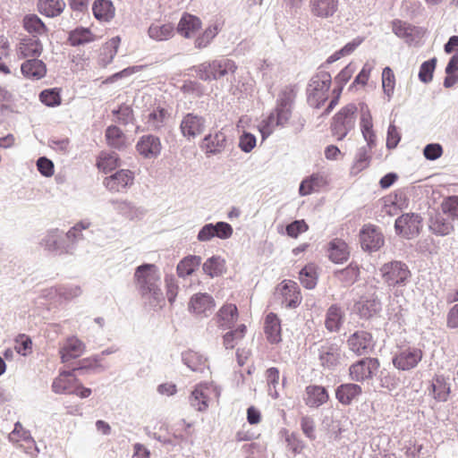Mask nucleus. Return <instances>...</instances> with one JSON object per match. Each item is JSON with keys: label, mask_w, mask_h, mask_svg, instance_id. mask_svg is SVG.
Masks as SVG:
<instances>
[{"label": "nucleus", "mask_w": 458, "mask_h": 458, "mask_svg": "<svg viewBox=\"0 0 458 458\" xmlns=\"http://www.w3.org/2000/svg\"><path fill=\"white\" fill-rule=\"evenodd\" d=\"M134 278L140 295L148 300L149 306L157 308L165 304V296L161 289V275L155 264L143 263L138 266L134 272Z\"/></svg>", "instance_id": "nucleus-1"}, {"label": "nucleus", "mask_w": 458, "mask_h": 458, "mask_svg": "<svg viewBox=\"0 0 458 458\" xmlns=\"http://www.w3.org/2000/svg\"><path fill=\"white\" fill-rule=\"evenodd\" d=\"M360 130L363 139L367 142L366 146L358 148L353 165L351 168V174H357L369 165L371 156L370 150L376 147V134L373 131L372 116L369 106L365 103H360Z\"/></svg>", "instance_id": "nucleus-2"}, {"label": "nucleus", "mask_w": 458, "mask_h": 458, "mask_svg": "<svg viewBox=\"0 0 458 458\" xmlns=\"http://www.w3.org/2000/svg\"><path fill=\"white\" fill-rule=\"evenodd\" d=\"M294 98V93L290 89H284L279 93L275 110L267 116L266 126L261 130L263 139L273 131L274 127H284L288 123Z\"/></svg>", "instance_id": "nucleus-3"}, {"label": "nucleus", "mask_w": 458, "mask_h": 458, "mask_svg": "<svg viewBox=\"0 0 458 458\" xmlns=\"http://www.w3.org/2000/svg\"><path fill=\"white\" fill-rule=\"evenodd\" d=\"M39 245L46 251L55 255L72 254L77 246L68 232L64 233L58 228L47 231Z\"/></svg>", "instance_id": "nucleus-4"}, {"label": "nucleus", "mask_w": 458, "mask_h": 458, "mask_svg": "<svg viewBox=\"0 0 458 458\" xmlns=\"http://www.w3.org/2000/svg\"><path fill=\"white\" fill-rule=\"evenodd\" d=\"M195 71L198 77L204 81H216L219 78L235 72L237 66L233 60L227 58L204 62L191 68Z\"/></svg>", "instance_id": "nucleus-5"}, {"label": "nucleus", "mask_w": 458, "mask_h": 458, "mask_svg": "<svg viewBox=\"0 0 458 458\" xmlns=\"http://www.w3.org/2000/svg\"><path fill=\"white\" fill-rule=\"evenodd\" d=\"M332 78L328 72H319L310 79L307 95L308 102L311 106L320 108L326 102Z\"/></svg>", "instance_id": "nucleus-6"}, {"label": "nucleus", "mask_w": 458, "mask_h": 458, "mask_svg": "<svg viewBox=\"0 0 458 458\" xmlns=\"http://www.w3.org/2000/svg\"><path fill=\"white\" fill-rule=\"evenodd\" d=\"M380 273L384 283L394 288L405 286L411 277L409 267L400 260L385 263L380 267Z\"/></svg>", "instance_id": "nucleus-7"}, {"label": "nucleus", "mask_w": 458, "mask_h": 458, "mask_svg": "<svg viewBox=\"0 0 458 458\" xmlns=\"http://www.w3.org/2000/svg\"><path fill=\"white\" fill-rule=\"evenodd\" d=\"M357 106L350 103L342 107L334 116L331 123V132L337 140H343L355 127Z\"/></svg>", "instance_id": "nucleus-8"}, {"label": "nucleus", "mask_w": 458, "mask_h": 458, "mask_svg": "<svg viewBox=\"0 0 458 458\" xmlns=\"http://www.w3.org/2000/svg\"><path fill=\"white\" fill-rule=\"evenodd\" d=\"M423 352L420 348L406 346L399 348L392 357V362L395 369L407 371L417 367L422 360Z\"/></svg>", "instance_id": "nucleus-9"}, {"label": "nucleus", "mask_w": 458, "mask_h": 458, "mask_svg": "<svg viewBox=\"0 0 458 458\" xmlns=\"http://www.w3.org/2000/svg\"><path fill=\"white\" fill-rule=\"evenodd\" d=\"M379 366L377 358L365 357L349 367V376L352 381L363 382L372 378Z\"/></svg>", "instance_id": "nucleus-10"}, {"label": "nucleus", "mask_w": 458, "mask_h": 458, "mask_svg": "<svg viewBox=\"0 0 458 458\" xmlns=\"http://www.w3.org/2000/svg\"><path fill=\"white\" fill-rule=\"evenodd\" d=\"M206 118L195 113L183 114L179 125L180 132L188 140L196 139L206 129Z\"/></svg>", "instance_id": "nucleus-11"}, {"label": "nucleus", "mask_w": 458, "mask_h": 458, "mask_svg": "<svg viewBox=\"0 0 458 458\" xmlns=\"http://www.w3.org/2000/svg\"><path fill=\"white\" fill-rule=\"evenodd\" d=\"M227 146V136L221 130L210 131L199 142L200 149L208 157L222 154Z\"/></svg>", "instance_id": "nucleus-12"}, {"label": "nucleus", "mask_w": 458, "mask_h": 458, "mask_svg": "<svg viewBox=\"0 0 458 458\" xmlns=\"http://www.w3.org/2000/svg\"><path fill=\"white\" fill-rule=\"evenodd\" d=\"M360 242L363 250L375 252L384 245L385 238L379 227L367 224L360 231Z\"/></svg>", "instance_id": "nucleus-13"}, {"label": "nucleus", "mask_w": 458, "mask_h": 458, "mask_svg": "<svg viewBox=\"0 0 458 458\" xmlns=\"http://www.w3.org/2000/svg\"><path fill=\"white\" fill-rule=\"evenodd\" d=\"M421 220L419 214H403L395 219V233L406 239H411L420 233Z\"/></svg>", "instance_id": "nucleus-14"}, {"label": "nucleus", "mask_w": 458, "mask_h": 458, "mask_svg": "<svg viewBox=\"0 0 458 458\" xmlns=\"http://www.w3.org/2000/svg\"><path fill=\"white\" fill-rule=\"evenodd\" d=\"M276 293L281 296L282 305L287 309H295L301 302L299 285L292 280H284L276 289Z\"/></svg>", "instance_id": "nucleus-15"}, {"label": "nucleus", "mask_w": 458, "mask_h": 458, "mask_svg": "<svg viewBox=\"0 0 458 458\" xmlns=\"http://www.w3.org/2000/svg\"><path fill=\"white\" fill-rule=\"evenodd\" d=\"M346 344L351 352L358 356L368 354L374 346L373 337L369 332L357 330L347 339Z\"/></svg>", "instance_id": "nucleus-16"}, {"label": "nucleus", "mask_w": 458, "mask_h": 458, "mask_svg": "<svg viewBox=\"0 0 458 458\" xmlns=\"http://www.w3.org/2000/svg\"><path fill=\"white\" fill-rule=\"evenodd\" d=\"M318 359L324 369L333 370L339 364L342 358V350L336 343L327 342L318 348Z\"/></svg>", "instance_id": "nucleus-17"}, {"label": "nucleus", "mask_w": 458, "mask_h": 458, "mask_svg": "<svg viewBox=\"0 0 458 458\" xmlns=\"http://www.w3.org/2000/svg\"><path fill=\"white\" fill-rule=\"evenodd\" d=\"M136 150L144 158H157L162 150L160 139L153 134L142 135L136 143Z\"/></svg>", "instance_id": "nucleus-18"}, {"label": "nucleus", "mask_w": 458, "mask_h": 458, "mask_svg": "<svg viewBox=\"0 0 458 458\" xmlns=\"http://www.w3.org/2000/svg\"><path fill=\"white\" fill-rule=\"evenodd\" d=\"M134 175L131 170L121 169L105 178L104 184L106 189L114 192L124 191L133 183Z\"/></svg>", "instance_id": "nucleus-19"}, {"label": "nucleus", "mask_w": 458, "mask_h": 458, "mask_svg": "<svg viewBox=\"0 0 458 458\" xmlns=\"http://www.w3.org/2000/svg\"><path fill=\"white\" fill-rule=\"evenodd\" d=\"M215 306V300L207 293H199L192 295L189 302L190 311L204 317L210 316Z\"/></svg>", "instance_id": "nucleus-20"}, {"label": "nucleus", "mask_w": 458, "mask_h": 458, "mask_svg": "<svg viewBox=\"0 0 458 458\" xmlns=\"http://www.w3.org/2000/svg\"><path fill=\"white\" fill-rule=\"evenodd\" d=\"M305 404L310 408H318L329 400L327 388L323 386L310 385L305 388Z\"/></svg>", "instance_id": "nucleus-21"}, {"label": "nucleus", "mask_w": 458, "mask_h": 458, "mask_svg": "<svg viewBox=\"0 0 458 458\" xmlns=\"http://www.w3.org/2000/svg\"><path fill=\"white\" fill-rule=\"evenodd\" d=\"M445 214L443 212L431 213L428 219V227L432 233L437 236H445L454 231L452 222L445 217Z\"/></svg>", "instance_id": "nucleus-22"}, {"label": "nucleus", "mask_w": 458, "mask_h": 458, "mask_svg": "<svg viewBox=\"0 0 458 458\" xmlns=\"http://www.w3.org/2000/svg\"><path fill=\"white\" fill-rule=\"evenodd\" d=\"M264 332L270 344H276L282 341L281 320L276 313L269 312L266 316Z\"/></svg>", "instance_id": "nucleus-23"}, {"label": "nucleus", "mask_w": 458, "mask_h": 458, "mask_svg": "<svg viewBox=\"0 0 458 458\" xmlns=\"http://www.w3.org/2000/svg\"><path fill=\"white\" fill-rule=\"evenodd\" d=\"M361 394V386L354 383L341 384L335 389V398L343 405H350Z\"/></svg>", "instance_id": "nucleus-24"}, {"label": "nucleus", "mask_w": 458, "mask_h": 458, "mask_svg": "<svg viewBox=\"0 0 458 458\" xmlns=\"http://www.w3.org/2000/svg\"><path fill=\"white\" fill-rule=\"evenodd\" d=\"M310 10L316 17L330 18L338 10V0H310Z\"/></svg>", "instance_id": "nucleus-25"}, {"label": "nucleus", "mask_w": 458, "mask_h": 458, "mask_svg": "<svg viewBox=\"0 0 458 458\" xmlns=\"http://www.w3.org/2000/svg\"><path fill=\"white\" fill-rule=\"evenodd\" d=\"M344 320V311L338 304H332L327 310L325 327L330 333H337Z\"/></svg>", "instance_id": "nucleus-26"}, {"label": "nucleus", "mask_w": 458, "mask_h": 458, "mask_svg": "<svg viewBox=\"0 0 458 458\" xmlns=\"http://www.w3.org/2000/svg\"><path fill=\"white\" fill-rule=\"evenodd\" d=\"M382 310L381 301L377 298L360 301L354 304L355 312L364 319H369Z\"/></svg>", "instance_id": "nucleus-27"}, {"label": "nucleus", "mask_w": 458, "mask_h": 458, "mask_svg": "<svg viewBox=\"0 0 458 458\" xmlns=\"http://www.w3.org/2000/svg\"><path fill=\"white\" fill-rule=\"evenodd\" d=\"M105 138L106 144L112 148L121 151L127 147V137L117 125L107 126L105 131Z\"/></svg>", "instance_id": "nucleus-28"}, {"label": "nucleus", "mask_w": 458, "mask_h": 458, "mask_svg": "<svg viewBox=\"0 0 458 458\" xmlns=\"http://www.w3.org/2000/svg\"><path fill=\"white\" fill-rule=\"evenodd\" d=\"M92 12L98 21L108 22L114 17L115 8L111 0H95Z\"/></svg>", "instance_id": "nucleus-29"}, {"label": "nucleus", "mask_w": 458, "mask_h": 458, "mask_svg": "<svg viewBox=\"0 0 458 458\" xmlns=\"http://www.w3.org/2000/svg\"><path fill=\"white\" fill-rule=\"evenodd\" d=\"M85 344L77 337L69 338L66 344L61 348V359L63 362L78 358L84 352Z\"/></svg>", "instance_id": "nucleus-30"}, {"label": "nucleus", "mask_w": 458, "mask_h": 458, "mask_svg": "<svg viewBox=\"0 0 458 458\" xmlns=\"http://www.w3.org/2000/svg\"><path fill=\"white\" fill-rule=\"evenodd\" d=\"M21 70L25 77L35 80L43 78L47 72L45 63L38 58L25 61L21 64Z\"/></svg>", "instance_id": "nucleus-31"}, {"label": "nucleus", "mask_w": 458, "mask_h": 458, "mask_svg": "<svg viewBox=\"0 0 458 458\" xmlns=\"http://www.w3.org/2000/svg\"><path fill=\"white\" fill-rule=\"evenodd\" d=\"M200 25L201 21L197 16L185 13L179 21L177 31L184 38H191Z\"/></svg>", "instance_id": "nucleus-32"}, {"label": "nucleus", "mask_w": 458, "mask_h": 458, "mask_svg": "<svg viewBox=\"0 0 458 458\" xmlns=\"http://www.w3.org/2000/svg\"><path fill=\"white\" fill-rule=\"evenodd\" d=\"M182 360L191 370L194 372H203L208 368V360L202 354L191 350L182 353Z\"/></svg>", "instance_id": "nucleus-33"}, {"label": "nucleus", "mask_w": 458, "mask_h": 458, "mask_svg": "<svg viewBox=\"0 0 458 458\" xmlns=\"http://www.w3.org/2000/svg\"><path fill=\"white\" fill-rule=\"evenodd\" d=\"M433 397L437 402H446L450 394V385L443 375H436L429 387Z\"/></svg>", "instance_id": "nucleus-34"}, {"label": "nucleus", "mask_w": 458, "mask_h": 458, "mask_svg": "<svg viewBox=\"0 0 458 458\" xmlns=\"http://www.w3.org/2000/svg\"><path fill=\"white\" fill-rule=\"evenodd\" d=\"M334 276L344 286L352 285L360 276V267L352 262L346 267L335 271Z\"/></svg>", "instance_id": "nucleus-35"}, {"label": "nucleus", "mask_w": 458, "mask_h": 458, "mask_svg": "<svg viewBox=\"0 0 458 458\" xmlns=\"http://www.w3.org/2000/svg\"><path fill=\"white\" fill-rule=\"evenodd\" d=\"M65 5L64 0H38L37 7L42 15L54 18L64 12Z\"/></svg>", "instance_id": "nucleus-36"}, {"label": "nucleus", "mask_w": 458, "mask_h": 458, "mask_svg": "<svg viewBox=\"0 0 458 458\" xmlns=\"http://www.w3.org/2000/svg\"><path fill=\"white\" fill-rule=\"evenodd\" d=\"M328 257L334 263H343L349 258L347 244L339 239H334L328 245Z\"/></svg>", "instance_id": "nucleus-37"}, {"label": "nucleus", "mask_w": 458, "mask_h": 458, "mask_svg": "<svg viewBox=\"0 0 458 458\" xmlns=\"http://www.w3.org/2000/svg\"><path fill=\"white\" fill-rule=\"evenodd\" d=\"M67 40L72 47H79L93 42L95 36L89 28L79 26L69 32Z\"/></svg>", "instance_id": "nucleus-38"}, {"label": "nucleus", "mask_w": 458, "mask_h": 458, "mask_svg": "<svg viewBox=\"0 0 458 458\" xmlns=\"http://www.w3.org/2000/svg\"><path fill=\"white\" fill-rule=\"evenodd\" d=\"M219 327L231 328L238 318V310L234 304H225L220 308L217 313Z\"/></svg>", "instance_id": "nucleus-39"}, {"label": "nucleus", "mask_w": 458, "mask_h": 458, "mask_svg": "<svg viewBox=\"0 0 458 458\" xmlns=\"http://www.w3.org/2000/svg\"><path fill=\"white\" fill-rule=\"evenodd\" d=\"M19 51L24 57L39 56L43 51V46L38 37L24 38L19 44Z\"/></svg>", "instance_id": "nucleus-40"}, {"label": "nucleus", "mask_w": 458, "mask_h": 458, "mask_svg": "<svg viewBox=\"0 0 458 458\" xmlns=\"http://www.w3.org/2000/svg\"><path fill=\"white\" fill-rule=\"evenodd\" d=\"M325 183L324 177L319 174H312L305 177L300 183L299 194L308 196L312 192L318 191Z\"/></svg>", "instance_id": "nucleus-41"}, {"label": "nucleus", "mask_w": 458, "mask_h": 458, "mask_svg": "<svg viewBox=\"0 0 458 458\" xmlns=\"http://www.w3.org/2000/svg\"><path fill=\"white\" fill-rule=\"evenodd\" d=\"M23 27L32 37L41 36L47 31V28L43 21L34 13L24 16Z\"/></svg>", "instance_id": "nucleus-42"}, {"label": "nucleus", "mask_w": 458, "mask_h": 458, "mask_svg": "<svg viewBox=\"0 0 458 458\" xmlns=\"http://www.w3.org/2000/svg\"><path fill=\"white\" fill-rule=\"evenodd\" d=\"M148 36L157 41H163L171 38L174 33V27L172 23H153L148 30Z\"/></svg>", "instance_id": "nucleus-43"}, {"label": "nucleus", "mask_w": 458, "mask_h": 458, "mask_svg": "<svg viewBox=\"0 0 458 458\" xmlns=\"http://www.w3.org/2000/svg\"><path fill=\"white\" fill-rule=\"evenodd\" d=\"M201 258L197 255L184 257L177 265L176 271L180 277L191 276L200 265Z\"/></svg>", "instance_id": "nucleus-44"}, {"label": "nucleus", "mask_w": 458, "mask_h": 458, "mask_svg": "<svg viewBox=\"0 0 458 458\" xmlns=\"http://www.w3.org/2000/svg\"><path fill=\"white\" fill-rule=\"evenodd\" d=\"M301 284L306 289H314L318 284V273L314 264L304 266L299 272Z\"/></svg>", "instance_id": "nucleus-45"}, {"label": "nucleus", "mask_w": 458, "mask_h": 458, "mask_svg": "<svg viewBox=\"0 0 458 458\" xmlns=\"http://www.w3.org/2000/svg\"><path fill=\"white\" fill-rule=\"evenodd\" d=\"M202 269L211 278L220 276L225 269V259L220 256H212L204 262Z\"/></svg>", "instance_id": "nucleus-46"}, {"label": "nucleus", "mask_w": 458, "mask_h": 458, "mask_svg": "<svg viewBox=\"0 0 458 458\" xmlns=\"http://www.w3.org/2000/svg\"><path fill=\"white\" fill-rule=\"evenodd\" d=\"M115 117L114 122L123 126L135 123V117L132 107L126 104H121L117 108L112 110Z\"/></svg>", "instance_id": "nucleus-47"}, {"label": "nucleus", "mask_w": 458, "mask_h": 458, "mask_svg": "<svg viewBox=\"0 0 458 458\" xmlns=\"http://www.w3.org/2000/svg\"><path fill=\"white\" fill-rule=\"evenodd\" d=\"M167 115V110L164 107L157 106L153 109L147 117L148 128L152 131H159L165 125Z\"/></svg>", "instance_id": "nucleus-48"}, {"label": "nucleus", "mask_w": 458, "mask_h": 458, "mask_svg": "<svg viewBox=\"0 0 458 458\" xmlns=\"http://www.w3.org/2000/svg\"><path fill=\"white\" fill-rule=\"evenodd\" d=\"M266 377L268 386V394L273 398L276 399L279 396L277 386L279 385L280 372L276 367L268 368L266 370Z\"/></svg>", "instance_id": "nucleus-49"}, {"label": "nucleus", "mask_w": 458, "mask_h": 458, "mask_svg": "<svg viewBox=\"0 0 458 458\" xmlns=\"http://www.w3.org/2000/svg\"><path fill=\"white\" fill-rule=\"evenodd\" d=\"M441 211L452 220L458 219V195L445 197L441 205Z\"/></svg>", "instance_id": "nucleus-50"}, {"label": "nucleus", "mask_w": 458, "mask_h": 458, "mask_svg": "<svg viewBox=\"0 0 458 458\" xmlns=\"http://www.w3.org/2000/svg\"><path fill=\"white\" fill-rule=\"evenodd\" d=\"M120 157L117 153L110 152L103 154L98 161V166L105 173L111 172L120 165Z\"/></svg>", "instance_id": "nucleus-51"}, {"label": "nucleus", "mask_w": 458, "mask_h": 458, "mask_svg": "<svg viewBox=\"0 0 458 458\" xmlns=\"http://www.w3.org/2000/svg\"><path fill=\"white\" fill-rule=\"evenodd\" d=\"M392 30L393 32L401 38L405 39L406 41H411L412 38V30L413 28L407 22H404L401 20L395 19L392 21Z\"/></svg>", "instance_id": "nucleus-52"}, {"label": "nucleus", "mask_w": 458, "mask_h": 458, "mask_svg": "<svg viewBox=\"0 0 458 458\" xmlns=\"http://www.w3.org/2000/svg\"><path fill=\"white\" fill-rule=\"evenodd\" d=\"M40 101L49 107H55L61 104V96L56 88L44 89L39 94Z\"/></svg>", "instance_id": "nucleus-53"}, {"label": "nucleus", "mask_w": 458, "mask_h": 458, "mask_svg": "<svg viewBox=\"0 0 458 458\" xmlns=\"http://www.w3.org/2000/svg\"><path fill=\"white\" fill-rule=\"evenodd\" d=\"M437 58L432 57L421 64L419 71V79L423 83H428L433 79V73L437 65Z\"/></svg>", "instance_id": "nucleus-54"}, {"label": "nucleus", "mask_w": 458, "mask_h": 458, "mask_svg": "<svg viewBox=\"0 0 458 458\" xmlns=\"http://www.w3.org/2000/svg\"><path fill=\"white\" fill-rule=\"evenodd\" d=\"M395 86V78L393 70L386 66L382 72V88L384 93L390 98L394 93Z\"/></svg>", "instance_id": "nucleus-55"}, {"label": "nucleus", "mask_w": 458, "mask_h": 458, "mask_svg": "<svg viewBox=\"0 0 458 458\" xmlns=\"http://www.w3.org/2000/svg\"><path fill=\"white\" fill-rule=\"evenodd\" d=\"M190 403L195 410L199 411H204L208 406L207 395L198 388L191 392L190 396Z\"/></svg>", "instance_id": "nucleus-56"}, {"label": "nucleus", "mask_w": 458, "mask_h": 458, "mask_svg": "<svg viewBox=\"0 0 458 458\" xmlns=\"http://www.w3.org/2000/svg\"><path fill=\"white\" fill-rule=\"evenodd\" d=\"M217 32L218 29L216 26L208 27L203 32V34L196 38L195 47L197 48L206 47L210 43V41L216 36Z\"/></svg>", "instance_id": "nucleus-57"}, {"label": "nucleus", "mask_w": 458, "mask_h": 458, "mask_svg": "<svg viewBox=\"0 0 458 458\" xmlns=\"http://www.w3.org/2000/svg\"><path fill=\"white\" fill-rule=\"evenodd\" d=\"M308 229L309 226L303 219L294 220L285 227L287 235L292 238H297L301 233L308 231Z\"/></svg>", "instance_id": "nucleus-58"}, {"label": "nucleus", "mask_w": 458, "mask_h": 458, "mask_svg": "<svg viewBox=\"0 0 458 458\" xmlns=\"http://www.w3.org/2000/svg\"><path fill=\"white\" fill-rule=\"evenodd\" d=\"M72 380L62 377H56L52 383V390L58 394H71L72 393Z\"/></svg>", "instance_id": "nucleus-59"}, {"label": "nucleus", "mask_w": 458, "mask_h": 458, "mask_svg": "<svg viewBox=\"0 0 458 458\" xmlns=\"http://www.w3.org/2000/svg\"><path fill=\"white\" fill-rule=\"evenodd\" d=\"M257 139L250 132L244 131L239 139V148L245 153H250L255 147Z\"/></svg>", "instance_id": "nucleus-60"}, {"label": "nucleus", "mask_w": 458, "mask_h": 458, "mask_svg": "<svg viewBox=\"0 0 458 458\" xmlns=\"http://www.w3.org/2000/svg\"><path fill=\"white\" fill-rule=\"evenodd\" d=\"M215 229V237H217L221 240H226L230 238L233 233V229L232 225L226 222H216L213 224Z\"/></svg>", "instance_id": "nucleus-61"}, {"label": "nucleus", "mask_w": 458, "mask_h": 458, "mask_svg": "<svg viewBox=\"0 0 458 458\" xmlns=\"http://www.w3.org/2000/svg\"><path fill=\"white\" fill-rule=\"evenodd\" d=\"M166 287V297L168 301L173 304L177 296L178 285L174 275H166L165 277Z\"/></svg>", "instance_id": "nucleus-62"}, {"label": "nucleus", "mask_w": 458, "mask_h": 458, "mask_svg": "<svg viewBox=\"0 0 458 458\" xmlns=\"http://www.w3.org/2000/svg\"><path fill=\"white\" fill-rule=\"evenodd\" d=\"M15 343L16 352L22 356H26L28 352L31 350L32 341L24 334L19 335L15 339Z\"/></svg>", "instance_id": "nucleus-63"}, {"label": "nucleus", "mask_w": 458, "mask_h": 458, "mask_svg": "<svg viewBox=\"0 0 458 458\" xmlns=\"http://www.w3.org/2000/svg\"><path fill=\"white\" fill-rule=\"evenodd\" d=\"M442 154L443 148L439 143H428L423 148V155L427 160H437Z\"/></svg>", "instance_id": "nucleus-64"}]
</instances>
